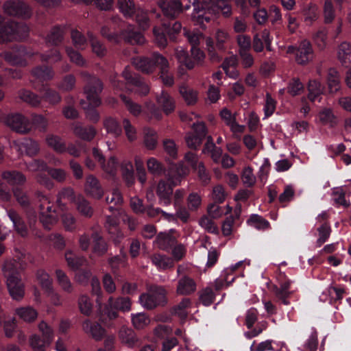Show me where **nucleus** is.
Returning a JSON list of instances; mask_svg holds the SVG:
<instances>
[{"instance_id":"obj_1","label":"nucleus","mask_w":351,"mask_h":351,"mask_svg":"<svg viewBox=\"0 0 351 351\" xmlns=\"http://www.w3.org/2000/svg\"><path fill=\"white\" fill-rule=\"evenodd\" d=\"M80 75L86 83L84 94L87 100V102L82 101L81 104L86 111L87 118L90 121L97 122L99 119V115L95 108L101 104L99 94L103 89L102 84L98 78L92 76L87 72H81Z\"/></svg>"},{"instance_id":"obj_2","label":"nucleus","mask_w":351,"mask_h":351,"mask_svg":"<svg viewBox=\"0 0 351 351\" xmlns=\"http://www.w3.org/2000/svg\"><path fill=\"white\" fill-rule=\"evenodd\" d=\"M21 263L14 259L6 260L2 267L9 293L13 300L20 301L22 299V282L20 270Z\"/></svg>"},{"instance_id":"obj_3","label":"nucleus","mask_w":351,"mask_h":351,"mask_svg":"<svg viewBox=\"0 0 351 351\" xmlns=\"http://www.w3.org/2000/svg\"><path fill=\"white\" fill-rule=\"evenodd\" d=\"M138 302L145 309L152 310L167 302V291L163 287H154L139 296Z\"/></svg>"},{"instance_id":"obj_4","label":"nucleus","mask_w":351,"mask_h":351,"mask_svg":"<svg viewBox=\"0 0 351 351\" xmlns=\"http://www.w3.org/2000/svg\"><path fill=\"white\" fill-rule=\"evenodd\" d=\"M276 281L277 284L271 287L272 292L282 303L289 305V298L297 291V289L293 287V281L282 272L277 275Z\"/></svg>"},{"instance_id":"obj_5","label":"nucleus","mask_w":351,"mask_h":351,"mask_svg":"<svg viewBox=\"0 0 351 351\" xmlns=\"http://www.w3.org/2000/svg\"><path fill=\"white\" fill-rule=\"evenodd\" d=\"M132 309L131 300L128 297H110L104 307L105 314L110 320L119 317L118 311L127 313Z\"/></svg>"},{"instance_id":"obj_6","label":"nucleus","mask_w":351,"mask_h":351,"mask_svg":"<svg viewBox=\"0 0 351 351\" xmlns=\"http://www.w3.org/2000/svg\"><path fill=\"white\" fill-rule=\"evenodd\" d=\"M40 221L46 229H50L57 221L56 210L53 208V204L46 196L40 199Z\"/></svg>"},{"instance_id":"obj_7","label":"nucleus","mask_w":351,"mask_h":351,"mask_svg":"<svg viewBox=\"0 0 351 351\" xmlns=\"http://www.w3.org/2000/svg\"><path fill=\"white\" fill-rule=\"evenodd\" d=\"M180 182V178L173 180L170 178L167 182L160 180L156 187V194L158 197L159 203L163 206H169L171 203L173 189Z\"/></svg>"},{"instance_id":"obj_8","label":"nucleus","mask_w":351,"mask_h":351,"mask_svg":"<svg viewBox=\"0 0 351 351\" xmlns=\"http://www.w3.org/2000/svg\"><path fill=\"white\" fill-rule=\"evenodd\" d=\"M158 57H163L162 55L154 53L150 57H136L132 59V64L136 69L145 73H153L156 66H158Z\"/></svg>"},{"instance_id":"obj_9","label":"nucleus","mask_w":351,"mask_h":351,"mask_svg":"<svg viewBox=\"0 0 351 351\" xmlns=\"http://www.w3.org/2000/svg\"><path fill=\"white\" fill-rule=\"evenodd\" d=\"M2 178L12 186V191L17 202L22 204V174L16 171H4Z\"/></svg>"},{"instance_id":"obj_10","label":"nucleus","mask_w":351,"mask_h":351,"mask_svg":"<svg viewBox=\"0 0 351 351\" xmlns=\"http://www.w3.org/2000/svg\"><path fill=\"white\" fill-rule=\"evenodd\" d=\"M189 1L194 5L193 19H195L200 24H203L204 21L208 22L210 21V16H207V14L211 12L209 3L204 0H189Z\"/></svg>"},{"instance_id":"obj_11","label":"nucleus","mask_w":351,"mask_h":351,"mask_svg":"<svg viewBox=\"0 0 351 351\" xmlns=\"http://www.w3.org/2000/svg\"><path fill=\"white\" fill-rule=\"evenodd\" d=\"M19 37L18 23L10 21L0 27V43L14 41Z\"/></svg>"},{"instance_id":"obj_12","label":"nucleus","mask_w":351,"mask_h":351,"mask_svg":"<svg viewBox=\"0 0 351 351\" xmlns=\"http://www.w3.org/2000/svg\"><path fill=\"white\" fill-rule=\"evenodd\" d=\"M313 51L311 43L304 40H302L297 49L295 61L299 64H306L313 60Z\"/></svg>"},{"instance_id":"obj_13","label":"nucleus","mask_w":351,"mask_h":351,"mask_svg":"<svg viewBox=\"0 0 351 351\" xmlns=\"http://www.w3.org/2000/svg\"><path fill=\"white\" fill-rule=\"evenodd\" d=\"M85 192L95 199H101L104 195V191L98 179L93 175H88L86 178L84 184Z\"/></svg>"},{"instance_id":"obj_14","label":"nucleus","mask_w":351,"mask_h":351,"mask_svg":"<svg viewBox=\"0 0 351 351\" xmlns=\"http://www.w3.org/2000/svg\"><path fill=\"white\" fill-rule=\"evenodd\" d=\"M158 4L164 14L169 17H176L182 12V3L179 0H158Z\"/></svg>"},{"instance_id":"obj_15","label":"nucleus","mask_w":351,"mask_h":351,"mask_svg":"<svg viewBox=\"0 0 351 351\" xmlns=\"http://www.w3.org/2000/svg\"><path fill=\"white\" fill-rule=\"evenodd\" d=\"M118 223L119 218L116 213L106 217L105 227L108 230L109 234H111V238L115 243H119L123 237V233L118 228Z\"/></svg>"},{"instance_id":"obj_16","label":"nucleus","mask_w":351,"mask_h":351,"mask_svg":"<svg viewBox=\"0 0 351 351\" xmlns=\"http://www.w3.org/2000/svg\"><path fill=\"white\" fill-rule=\"evenodd\" d=\"M196 291V283L191 278L184 276L178 281L176 293L180 295H189Z\"/></svg>"},{"instance_id":"obj_17","label":"nucleus","mask_w":351,"mask_h":351,"mask_svg":"<svg viewBox=\"0 0 351 351\" xmlns=\"http://www.w3.org/2000/svg\"><path fill=\"white\" fill-rule=\"evenodd\" d=\"M73 132L77 137L86 141H92L97 134V131L94 127H84L79 123L73 125Z\"/></svg>"},{"instance_id":"obj_18","label":"nucleus","mask_w":351,"mask_h":351,"mask_svg":"<svg viewBox=\"0 0 351 351\" xmlns=\"http://www.w3.org/2000/svg\"><path fill=\"white\" fill-rule=\"evenodd\" d=\"M83 330L89 333L95 340H101L105 335V329L98 323H92L86 319L82 324Z\"/></svg>"},{"instance_id":"obj_19","label":"nucleus","mask_w":351,"mask_h":351,"mask_svg":"<svg viewBox=\"0 0 351 351\" xmlns=\"http://www.w3.org/2000/svg\"><path fill=\"white\" fill-rule=\"evenodd\" d=\"M158 66L160 70V78L162 82L166 86H172L174 83L173 77L171 73L169 72V62L165 57H158Z\"/></svg>"},{"instance_id":"obj_20","label":"nucleus","mask_w":351,"mask_h":351,"mask_svg":"<svg viewBox=\"0 0 351 351\" xmlns=\"http://www.w3.org/2000/svg\"><path fill=\"white\" fill-rule=\"evenodd\" d=\"M317 118L322 124L330 128L335 127L339 123L338 117L330 108H324L320 110L317 114Z\"/></svg>"},{"instance_id":"obj_21","label":"nucleus","mask_w":351,"mask_h":351,"mask_svg":"<svg viewBox=\"0 0 351 351\" xmlns=\"http://www.w3.org/2000/svg\"><path fill=\"white\" fill-rule=\"evenodd\" d=\"M151 261L158 270H165L174 266L173 260L165 254H155L151 256Z\"/></svg>"},{"instance_id":"obj_22","label":"nucleus","mask_w":351,"mask_h":351,"mask_svg":"<svg viewBox=\"0 0 351 351\" xmlns=\"http://www.w3.org/2000/svg\"><path fill=\"white\" fill-rule=\"evenodd\" d=\"M191 306V299L184 298L172 308L171 312L181 319H184L188 316Z\"/></svg>"},{"instance_id":"obj_23","label":"nucleus","mask_w":351,"mask_h":351,"mask_svg":"<svg viewBox=\"0 0 351 351\" xmlns=\"http://www.w3.org/2000/svg\"><path fill=\"white\" fill-rule=\"evenodd\" d=\"M156 99L158 104L166 114H169L174 110L175 101L167 93L162 91L160 95L157 96Z\"/></svg>"},{"instance_id":"obj_24","label":"nucleus","mask_w":351,"mask_h":351,"mask_svg":"<svg viewBox=\"0 0 351 351\" xmlns=\"http://www.w3.org/2000/svg\"><path fill=\"white\" fill-rule=\"evenodd\" d=\"M221 119L226 122L233 132H243L244 126L239 125L236 121V118L227 108H223L220 112Z\"/></svg>"},{"instance_id":"obj_25","label":"nucleus","mask_w":351,"mask_h":351,"mask_svg":"<svg viewBox=\"0 0 351 351\" xmlns=\"http://www.w3.org/2000/svg\"><path fill=\"white\" fill-rule=\"evenodd\" d=\"M119 338L121 343L128 347H133L137 341L134 331L125 326H123L119 330Z\"/></svg>"},{"instance_id":"obj_26","label":"nucleus","mask_w":351,"mask_h":351,"mask_svg":"<svg viewBox=\"0 0 351 351\" xmlns=\"http://www.w3.org/2000/svg\"><path fill=\"white\" fill-rule=\"evenodd\" d=\"M104 172L110 177H114L119 168V161L114 156H110L101 164Z\"/></svg>"},{"instance_id":"obj_27","label":"nucleus","mask_w":351,"mask_h":351,"mask_svg":"<svg viewBox=\"0 0 351 351\" xmlns=\"http://www.w3.org/2000/svg\"><path fill=\"white\" fill-rule=\"evenodd\" d=\"M4 60L12 65H19L22 62V51L20 47L12 48L10 51L0 54Z\"/></svg>"},{"instance_id":"obj_28","label":"nucleus","mask_w":351,"mask_h":351,"mask_svg":"<svg viewBox=\"0 0 351 351\" xmlns=\"http://www.w3.org/2000/svg\"><path fill=\"white\" fill-rule=\"evenodd\" d=\"M47 119L41 115H34L32 119L31 123L23 117V132L29 131L33 128L44 130L47 128Z\"/></svg>"},{"instance_id":"obj_29","label":"nucleus","mask_w":351,"mask_h":351,"mask_svg":"<svg viewBox=\"0 0 351 351\" xmlns=\"http://www.w3.org/2000/svg\"><path fill=\"white\" fill-rule=\"evenodd\" d=\"M45 141L47 145L58 153L62 154L66 150L65 142L59 136L48 134L46 136Z\"/></svg>"},{"instance_id":"obj_30","label":"nucleus","mask_w":351,"mask_h":351,"mask_svg":"<svg viewBox=\"0 0 351 351\" xmlns=\"http://www.w3.org/2000/svg\"><path fill=\"white\" fill-rule=\"evenodd\" d=\"M213 4L209 3L211 8L210 13H208L207 16L210 17V15L215 12H221L224 17H229L232 14V7L228 0H217L215 4V8H213Z\"/></svg>"},{"instance_id":"obj_31","label":"nucleus","mask_w":351,"mask_h":351,"mask_svg":"<svg viewBox=\"0 0 351 351\" xmlns=\"http://www.w3.org/2000/svg\"><path fill=\"white\" fill-rule=\"evenodd\" d=\"M64 257L68 266L73 270L77 269L87 263L84 256H77L71 250H67Z\"/></svg>"},{"instance_id":"obj_32","label":"nucleus","mask_w":351,"mask_h":351,"mask_svg":"<svg viewBox=\"0 0 351 351\" xmlns=\"http://www.w3.org/2000/svg\"><path fill=\"white\" fill-rule=\"evenodd\" d=\"M158 134L154 130L150 128L143 129V143L147 149H154L158 145Z\"/></svg>"},{"instance_id":"obj_33","label":"nucleus","mask_w":351,"mask_h":351,"mask_svg":"<svg viewBox=\"0 0 351 351\" xmlns=\"http://www.w3.org/2000/svg\"><path fill=\"white\" fill-rule=\"evenodd\" d=\"M4 12L9 16L20 17L22 16V2L21 1L9 0L3 3Z\"/></svg>"},{"instance_id":"obj_34","label":"nucleus","mask_w":351,"mask_h":351,"mask_svg":"<svg viewBox=\"0 0 351 351\" xmlns=\"http://www.w3.org/2000/svg\"><path fill=\"white\" fill-rule=\"evenodd\" d=\"M57 282L61 289L66 293H71L73 291V286L69 278L62 269H58L55 271Z\"/></svg>"},{"instance_id":"obj_35","label":"nucleus","mask_w":351,"mask_h":351,"mask_svg":"<svg viewBox=\"0 0 351 351\" xmlns=\"http://www.w3.org/2000/svg\"><path fill=\"white\" fill-rule=\"evenodd\" d=\"M351 55V44L347 41L342 42L337 47V58L342 64L349 66Z\"/></svg>"},{"instance_id":"obj_36","label":"nucleus","mask_w":351,"mask_h":351,"mask_svg":"<svg viewBox=\"0 0 351 351\" xmlns=\"http://www.w3.org/2000/svg\"><path fill=\"white\" fill-rule=\"evenodd\" d=\"M176 243V238L168 233L160 232L158 234L155 243L157 247L163 250H167Z\"/></svg>"},{"instance_id":"obj_37","label":"nucleus","mask_w":351,"mask_h":351,"mask_svg":"<svg viewBox=\"0 0 351 351\" xmlns=\"http://www.w3.org/2000/svg\"><path fill=\"white\" fill-rule=\"evenodd\" d=\"M93 239V252L99 256L104 255L108 251V245L105 240L98 233L92 234Z\"/></svg>"},{"instance_id":"obj_38","label":"nucleus","mask_w":351,"mask_h":351,"mask_svg":"<svg viewBox=\"0 0 351 351\" xmlns=\"http://www.w3.org/2000/svg\"><path fill=\"white\" fill-rule=\"evenodd\" d=\"M75 204L76 205L77 210L81 215L88 217L93 215V209L90 206L89 202L82 195H77Z\"/></svg>"},{"instance_id":"obj_39","label":"nucleus","mask_w":351,"mask_h":351,"mask_svg":"<svg viewBox=\"0 0 351 351\" xmlns=\"http://www.w3.org/2000/svg\"><path fill=\"white\" fill-rule=\"evenodd\" d=\"M124 40L130 44L143 45L145 43L144 36L138 32H134L132 28H128L122 33Z\"/></svg>"},{"instance_id":"obj_40","label":"nucleus","mask_w":351,"mask_h":351,"mask_svg":"<svg viewBox=\"0 0 351 351\" xmlns=\"http://www.w3.org/2000/svg\"><path fill=\"white\" fill-rule=\"evenodd\" d=\"M119 11L126 18H130L136 12V9L132 0H117Z\"/></svg>"},{"instance_id":"obj_41","label":"nucleus","mask_w":351,"mask_h":351,"mask_svg":"<svg viewBox=\"0 0 351 351\" xmlns=\"http://www.w3.org/2000/svg\"><path fill=\"white\" fill-rule=\"evenodd\" d=\"M308 99L315 101L323 93L324 87L321 83L315 80H311L308 84Z\"/></svg>"},{"instance_id":"obj_42","label":"nucleus","mask_w":351,"mask_h":351,"mask_svg":"<svg viewBox=\"0 0 351 351\" xmlns=\"http://www.w3.org/2000/svg\"><path fill=\"white\" fill-rule=\"evenodd\" d=\"M29 343L33 351H45L47 346L51 342H48L45 339L34 334L29 337Z\"/></svg>"},{"instance_id":"obj_43","label":"nucleus","mask_w":351,"mask_h":351,"mask_svg":"<svg viewBox=\"0 0 351 351\" xmlns=\"http://www.w3.org/2000/svg\"><path fill=\"white\" fill-rule=\"evenodd\" d=\"M5 122L13 131L19 134L22 133V116L20 114H8Z\"/></svg>"},{"instance_id":"obj_44","label":"nucleus","mask_w":351,"mask_h":351,"mask_svg":"<svg viewBox=\"0 0 351 351\" xmlns=\"http://www.w3.org/2000/svg\"><path fill=\"white\" fill-rule=\"evenodd\" d=\"M131 321L133 326L136 329H143L150 324V319L145 313L132 314Z\"/></svg>"},{"instance_id":"obj_45","label":"nucleus","mask_w":351,"mask_h":351,"mask_svg":"<svg viewBox=\"0 0 351 351\" xmlns=\"http://www.w3.org/2000/svg\"><path fill=\"white\" fill-rule=\"evenodd\" d=\"M327 81L331 93L337 92L340 88L339 75L336 69L331 68L328 70Z\"/></svg>"},{"instance_id":"obj_46","label":"nucleus","mask_w":351,"mask_h":351,"mask_svg":"<svg viewBox=\"0 0 351 351\" xmlns=\"http://www.w3.org/2000/svg\"><path fill=\"white\" fill-rule=\"evenodd\" d=\"M179 91L184 101L188 105L195 104L197 101V92L189 87L182 85L180 86Z\"/></svg>"},{"instance_id":"obj_47","label":"nucleus","mask_w":351,"mask_h":351,"mask_svg":"<svg viewBox=\"0 0 351 351\" xmlns=\"http://www.w3.org/2000/svg\"><path fill=\"white\" fill-rule=\"evenodd\" d=\"M88 37L92 48V51L98 57H103L106 53V49L103 44L90 32Z\"/></svg>"},{"instance_id":"obj_48","label":"nucleus","mask_w":351,"mask_h":351,"mask_svg":"<svg viewBox=\"0 0 351 351\" xmlns=\"http://www.w3.org/2000/svg\"><path fill=\"white\" fill-rule=\"evenodd\" d=\"M247 222L249 226L259 230H266L269 227V221L258 215H252Z\"/></svg>"},{"instance_id":"obj_49","label":"nucleus","mask_w":351,"mask_h":351,"mask_svg":"<svg viewBox=\"0 0 351 351\" xmlns=\"http://www.w3.org/2000/svg\"><path fill=\"white\" fill-rule=\"evenodd\" d=\"M77 196L75 195L74 191L71 187L63 188L60 190L57 197V204L60 207L64 206L63 199H67L71 202H75Z\"/></svg>"},{"instance_id":"obj_50","label":"nucleus","mask_w":351,"mask_h":351,"mask_svg":"<svg viewBox=\"0 0 351 351\" xmlns=\"http://www.w3.org/2000/svg\"><path fill=\"white\" fill-rule=\"evenodd\" d=\"M104 125L108 133L114 136H119L121 134V128L118 121L112 117L106 119L104 121Z\"/></svg>"},{"instance_id":"obj_51","label":"nucleus","mask_w":351,"mask_h":351,"mask_svg":"<svg viewBox=\"0 0 351 351\" xmlns=\"http://www.w3.org/2000/svg\"><path fill=\"white\" fill-rule=\"evenodd\" d=\"M163 149L169 159L174 160L178 157V147L171 139H165L162 142Z\"/></svg>"},{"instance_id":"obj_52","label":"nucleus","mask_w":351,"mask_h":351,"mask_svg":"<svg viewBox=\"0 0 351 351\" xmlns=\"http://www.w3.org/2000/svg\"><path fill=\"white\" fill-rule=\"evenodd\" d=\"M216 46L219 50H224L226 45L230 40V36L227 32L223 29H217L215 35Z\"/></svg>"},{"instance_id":"obj_53","label":"nucleus","mask_w":351,"mask_h":351,"mask_svg":"<svg viewBox=\"0 0 351 351\" xmlns=\"http://www.w3.org/2000/svg\"><path fill=\"white\" fill-rule=\"evenodd\" d=\"M324 22L331 23L335 18V10L331 0H326L323 7Z\"/></svg>"},{"instance_id":"obj_54","label":"nucleus","mask_w":351,"mask_h":351,"mask_svg":"<svg viewBox=\"0 0 351 351\" xmlns=\"http://www.w3.org/2000/svg\"><path fill=\"white\" fill-rule=\"evenodd\" d=\"M175 56L178 61L180 64L185 65L189 69L194 67V62L189 58L186 51L182 47H179L176 49Z\"/></svg>"},{"instance_id":"obj_55","label":"nucleus","mask_w":351,"mask_h":351,"mask_svg":"<svg viewBox=\"0 0 351 351\" xmlns=\"http://www.w3.org/2000/svg\"><path fill=\"white\" fill-rule=\"evenodd\" d=\"M237 64V60L234 56H231L229 58H226L222 64L223 69L230 77H234L237 75V72L234 71Z\"/></svg>"},{"instance_id":"obj_56","label":"nucleus","mask_w":351,"mask_h":351,"mask_svg":"<svg viewBox=\"0 0 351 351\" xmlns=\"http://www.w3.org/2000/svg\"><path fill=\"white\" fill-rule=\"evenodd\" d=\"M36 278L40 286L45 292L53 288L52 279L49 275L44 270H38L36 273Z\"/></svg>"},{"instance_id":"obj_57","label":"nucleus","mask_w":351,"mask_h":351,"mask_svg":"<svg viewBox=\"0 0 351 351\" xmlns=\"http://www.w3.org/2000/svg\"><path fill=\"white\" fill-rule=\"evenodd\" d=\"M319 237L316 241L317 245L319 247L324 243L329 238L331 232V228L328 223H324L317 228Z\"/></svg>"},{"instance_id":"obj_58","label":"nucleus","mask_w":351,"mask_h":351,"mask_svg":"<svg viewBox=\"0 0 351 351\" xmlns=\"http://www.w3.org/2000/svg\"><path fill=\"white\" fill-rule=\"evenodd\" d=\"M187 208L190 211L197 210L202 205V197L197 193H190L186 198Z\"/></svg>"},{"instance_id":"obj_59","label":"nucleus","mask_w":351,"mask_h":351,"mask_svg":"<svg viewBox=\"0 0 351 351\" xmlns=\"http://www.w3.org/2000/svg\"><path fill=\"white\" fill-rule=\"evenodd\" d=\"M78 306L80 312L85 315H90L93 311V304L90 298L85 295H82L79 298Z\"/></svg>"},{"instance_id":"obj_60","label":"nucleus","mask_w":351,"mask_h":351,"mask_svg":"<svg viewBox=\"0 0 351 351\" xmlns=\"http://www.w3.org/2000/svg\"><path fill=\"white\" fill-rule=\"evenodd\" d=\"M71 36L73 45L78 49H84L86 47V39L85 36L78 30L73 29Z\"/></svg>"},{"instance_id":"obj_61","label":"nucleus","mask_w":351,"mask_h":351,"mask_svg":"<svg viewBox=\"0 0 351 351\" xmlns=\"http://www.w3.org/2000/svg\"><path fill=\"white\" fill-rule=\"evenodd\" d=\"M241 180L243 184L248 187L255 184L256 179L252 167H246L243 169L241 174Z\"/></svg>"},{"instance_id":"obj_62","label":"nucleus","mask_w":351,"mask_h":351,"mask_svg":"<svg viewBox=\"0 0 351 351\" xmlns=\"http://www.w3.org/2000/svg\"><path fill=\"white\" fill-rule=\"evenodd\" d=\"M66 51L71 62L79 66H86V61L80 52L75 51L71 47H66Z\"/></svg>"},{"instance_id":"obj_63","label":"nucleus","mask_w":351,"mask_h":351,"mask_svg":"<svg viewBox=\"0 0 351 351\" xmlns=\"http://www.w3.org/2000/svg\"><path fill=\"white\" fill-rule=\"evenodd\" d=\"M199 299L204 306H210L215 300V293L212 289L206 287L199 292Z\"/></svg>"},{"instance_id":"obj_64","label":"nucleus","mask_w":351,"mask_h":351,"mask_svg":"<svg viewBox=\"0 0 351 351\" xmlns=\"http://www.w3.org/2000/svg\"><path fill=\"white\" fill-rule=\"evenodd\" d=\"M148 171L154 175H160L164 171L162 163L155 158H150L147 161Z\"/></svg>"}]
</instances>
